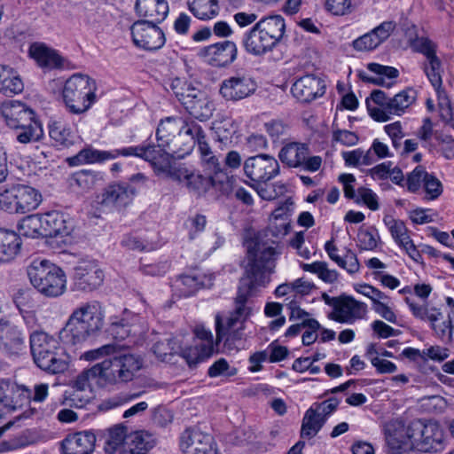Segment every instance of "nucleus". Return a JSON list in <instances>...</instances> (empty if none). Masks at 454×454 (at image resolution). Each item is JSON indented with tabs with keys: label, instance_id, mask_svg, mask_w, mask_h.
<instances>
[{
	"label": "nucleus",
	"instance_id": "obj_1",
	"mask_svg": "<svg viewBox=\"0 0 454 454\" xmlns=\"http://www.w3.org/2000/svg\"><path fill=\"white\" fill-rule=\"evenodd\" d=\"M258 270L256 264H254L249 270L250 277L241 281L233 311L226 316L220 314L215 316V341L210 330L202 325L195 328L194 333L197 339L195 344L183 351V356L190 365L210 357L215 352L219 342L224 341L225 345L231 346L243 339L245 324L252 314V309L247 305V299L251 296V286L253 287V283L262 285L267 282L266 275Z\"/></svg>",
	"mask_w": 454,
	"mask_h": 454
},
{
	"label": "nucleus",
	"instance_id": "obj_2",
	"mask_svg": "<svg viewBox=\"0 0 454 454\" xmlns=\"http://www.w3.org/2000/svg\"><path fill=\"white\" fill-rule=\"evenodd\" d=\"M170 155L176 157L174 152H171L169 148L160 146V143L157 145L147 144L108 151L87 146L75 155L67 158V162L69 166L75 167L84 164L103 163L119 156H136L150 162L155 168L164 170L168 166Z\"/></svg>",
	"mask_w": 454,
	"mask_h": 454
},
{
	"label": "nucleus",
	"instance_id": "obj_3",
	"mask_svg": "<svg viewBox=\"0 0 454 454\" xmlns=\"http://www.w3.org/2000/svg\"><path fill=\"white\" fill-rule=\"evenodd\" d=\"M289 229L290 224L287 218H280L279 221L270 220L267 232L264 235H258L247 243L248 262L246 268V274L241 278L240 281L250 277L249 270L254 264H256L260 273H265L267 277V282L264 284L259 285L253 283V287L251 286V295L254 294L258 287L265 286L270 283V276L274 272L276 266L278 253L274 247L269 245V240L264 239V238L269 235V231L275 237L285 236L288 233ZM239 286H241V282H239Z\"/></svg>",
	"mask_w": 454,
	"mask_h": 454
},
{
	"label": "nucleus",
	"instance_id": "obj_4",
	"mask_svg": "<svg viewBox=\"0 0 454 454\" xmlns=\"http://www.w3.org/2000/svg\"><path fill=\"white\" fill-rule=\"evenodd\" d=\"M104 318L105 310L99 301L82 303L69 316L61 338L68 344H81L101 331Z\"/></svg>",
	"mask_w": 454,
	"mask_h": 454
},
{
	"label": "nucleus",
	"instance_id": "obj_5",
	"mask_svg": "<svg viewBox=\"0 0 454 454\" xmlns=\"http://www.w3.org/2000/svg\"><path fill=\"white\" fill-rule=\"evenodd\" d=\"M286 32V22L281 15L262 18L241 38L247 53L262 57L270 52L281 42Z\"/></svg>",
	"mask_w": 454,
	"mask_h": 454
},
{
	"label": "nucleus",
	"instance_id": "obj_6",
	"mask_svg": "<svg viewBox=\"0 0 454 454\" xmlns=\"http://www.w3.org/2000/svg\"><path fill=\"white\" fill-rule=\"evenodd\" d=\"M143 363L138 355L121 354L96 364L88 370L87 376L104 384L128 383L135 379Z\"/></svg>",
	"mask_w": 454,
	"mask_h": 454
},
{
	"label": "nucleus",
	"instance_id": "obj_7",
	"mask_svg": "<svg viewBox=\"0 0 454 454\" xmlns=\"http://www.w3.org/2000/svg\"><path fill=\"white\" fill-rule=\"evenodd\" d=\"M393 448L417 450L422 452H440L445 448L444 432L436 421L414 420L405 429V437Z\"/></svg>",
	"mask_w": 454,
	"mask_h": 454
},
{
	"label": "nucleus",
	"instance_id": "obj_8",
	"mask_svg": "<svg viewBox=\"0 0 454 454\" xmlns=\"http://www.w3.org/2000/svg\"><path fill=\"white\" fill-rule=\"evenodd\" d=\"M96 82L86 74H74L65 82L62 101L67 113L81 115L97 101Z\"/></svg>",
	"mask_w": 454,
	"mask_h": 454
},
{
	"label": "nucleus",
	"instance_id": "obj_9",
	"mask_svg": "<svg viewBox=\"0 0 454 454\" xmlns=\"http://www.w3.org/2000/svg\"><path fill=\"white\" fill-rule=\"evenodd\" d=\"M31 285L45 297L56 298L67 288L64 271L48 260H34L27 268Z\"/></svg>",
	"mask_w": 454,
	"mask_h": 454
},
{
	"label": "nucleus",
	"instance_id": "obj_10",
	"mask_svg": "<svg viewBox=\"0 0 454 454\" xmlns=\"http://www.w3.org/2000/svg\"><path fill=\"white\" fill-rule=\"evenodd\" d=\"M213 174L211 176H205L199 171L179 167L171 172V176L197 196L205 194L211 187L218 190L222 194H229L232 191V177L224 171L213 172Z\"/></svg>",
	"mask_w": 454,
	"mask_h": 454
},
{
	"label": "nucleus",
	"instance_id": "obj_11",
	"mask_svg": "<svg viewBox=\"0 0 454 454\" xmlns=\"http://www.w3.org/2000/svg\"><path fill=\"white\" fill-rule=\"evenodd\" d=\"M31 353L36 365L42 370L52 373H61L67 369L65 355L58 348L57 341L43 333L30 335Z\"/></svg>",
	"mask_w": 454,
	"mask_h": 454
},
{
	"label": "nucleus",
	"instance_id": "obj_12",
	"mask_svg": "<svg viewBox=\"0 0 454 454\" xmlns=\"http://www.w3.org/2000/svg\"><path fill=\"white\" fill-rule=\"evenodd\" d=\"M49 395L47 383L35 384L33 388L10 380H0V403L7 408L16 410L31 402L43 403Z\"/></svg>",
	"mask_w": 454,
	"mask_h": 454
},
{
	"label": "nucleus",
	"instance_id": "obj_13",
	"mask_svg": "<svg viewBox=\"0 0 454 454\" xmlns=\"http://www.w3.org/2000/svg\"><path fill=\"white\" fill-rule=\"evenodd\" d=\"M42 194L34 187L13 185L0 194V208L9 214H26L38 207Z\"/></svg>",
	"mask_w": 454,
	"mask_h": 454
},
{
	"label": "nucleus",
	"instance_id": "obj_14",
	"mask_svg": "<svg viewBox=\"0 0 454 454\" xmlns=\"http://www.w3.org/2000/svg\"><path fill=\"white\" fill-rule=\"evenodd\" d=\"M405 302L415 317L430 323L436 338L445 343L453 342L454 316L448 314L447 319L442 320L443 316L440 309L429 307L427 304H418L409 297L405 298Z\"/></svg>",
	"mask_w": 454,
	"mask_h": 454
},
{
	"label": "nucleus",
	"instance_id": "obj_15",
	"mask_svg": "<svg viewBox=\"0 0 454 454\" xmlns=\"http://www.w3.org/2000/svg\"><path fill=\"white\" fill-rule=\"evenodd\" d=\"M130 32L134 44L145 51H157L166 43L163 30L153 21L138 20L131 25Z\"/></svg>",
	"mask_w": 454,
	"mask_h": 454
},
{
	"label": "nucleus",
	"instance_id": "obj_16",
	"mask_svg": "<svg viewBox=\"0 0 454 454\" xmlns=\"http://www.w3.org/2000/svg\"><path fill=\"white\" fill-rule=\"evenodd\" d=\"M137 193V186L126 184V182H115L108 184L97 196L96 202L104 209L121 210L132 203Z\"/></svg>",
	"mask_w": 454,
	"mask_h": 454
},
{
	"label": "nucleus",
	"instance_id": "obj_17",
	"mask_svg": "<svg viewBox=\"0 0 454 454\" xmlns=\"http://www.w3.org/2000/svg\"><path fill=\"white\" fill-rule=\"evenodd\" d=\"M243 169L254 184L270 182L280 173L278 161L269 154H257L247 158L243 164Z\"/></svg>",
	"mask_w": 454,
	"mask_h": 454
},
{
	"label": "nucleus",
	"instance_id": "obj_18",
	"mask_svg": "<svg viewBox=\"0 0 454 454\" xmlns=\"http://www.w3.org/2000/svg\"><path fill=\"white\" fill-rule=\"evenodd\" d=\"M179 447L184 454H218L214 437L198 428L184 430L179 438Z\"/></svg>",
	"mask_w": 454,
	"mask_h": 454
},
{
	"label": "nucleus",
	"instance_id": "obj_19",
	"mask_svg": "<svg viewBox=\"0 0 454 454\" xmlns=\"http://www.w3.org/2000/svg\"><path fill=\"white\" fill-rule=\"evenodd\" d=\"M198 56L212 67H224L236 60L238 47L233 41L225 40L201 48Z\"/></svg>",
	"mask_w": 454,
	"mask_h": 454
},
{
	"label": "nucleus",
	"instance_id": "obj_20",
	"mask_svg": "<svg viewBox=\"0 0 454 454\" xmlns=\"http://www.w3.org/2000/svg\"><path fill=\"white\" fill-rule=\"evenodd\" d=\"M72 288L74 291L91 292L104 281V273L94 262H81L74 269Z\"/></svg>",
	"mask_w": 454,
	"mask_h": 454
},
{
	"label": "nucleus",
	"instance_id": "obj_21",
	"mask_svg": "<svg viewBox=\"0 0 454 454\" xmlns=\"http://www.w3.org/2000/svg\"><path fill=\"white\" fill-rule=\"evenodd\" d=\"M183 127V117L169 116L161 120L156 129L157 142L160 146L169 148L176 157L180 152V132Z\"/></svg>",
	"mask_w": 454,
	"mask_h": 454
},
{
	"label": "nucleus",
	"instance_id": "obj_22",
	"mask_svg": "<svg viewBox=\"0 0 454 454\" xmlns=\"http://www.w3.org/2000/svg\"><path fill=\"white\" fill-rule=\"evenodd\" d=\"M256 87V82L249 75L236 74L223 81L220 93L227 100L238 101L252 95Z\"/></svg>",
	"mask_w": 454,
	"mask_h": 454
},
{
	"label": "nucleus",
	"instance_id": "obj_23",
	"mask_svg": "<svg viewBox=\"0 0 454 454\" xmlns=\"http://www.w3.org/2000/svg\"><path fill=\"white\" fill-rule=\"evenodd\" d=\"M367 312V305L355 300L352 296L342 294L335 311L329 318L338 323L352 325L356 320L364 318Z\"/></svg>",
	"mask_w": 454,
	"mask_h": 454
},
{
	"label": "nucleus",
	"instance_id": "obj_24",
	"mask_svg": "<svg viewBox=\"0 0 454 454\" xmlns=\"http://www.w3.org/2000/svg\"><path fill=\"white\" fill-rule=\"evenodd\" d=\"M384 223L387 227L395 243L416 262H420L422 256L419 250L414 245L411 239L408 229L404 223L401 220L393 218L392 216H385Z\"/></svg>",
	"mask_w": 454,
	"mask_h": 454
},
{
	"label": "nucleus",
	"instance_id": "obj_25",
	"mask_svg": "<svg viewBox=\"0 0 454 454\" xmlns=\"http://www.w3.org/2000/svg\"><path fill=\"white\" fill-rule=\"evenodd\" d=\"M291 91L298 100L310 102L325 94V83L315 74H307L294 82Z\"/></svg>",
	"mask_w": 454,
	"mask_h": 454
},
{
	"label": "nucleus",
	"instance_id": "obj_26",
	"mask_svg": "<svg viewBox=\"0 0 454 454\" xmlns=\"http://www.w3.org/2000/svg\"><path fill=\"white\" fill-rule=\"evenodd\" d=\"M1 115L11 129H18L35 116L34 111L20 101L9 100L1 106Z\"/></svg>",
	"mask_w": 454,
	"mask_h": 454
},
{
	"label": "nucleus",
	"instance_id": "obj_27",
	"mask_svg": "<svg viewBox=\"0 0 454 454\" xmlns=\"http://www.w3.org/2000/svg\"><path fill=\"white\" fill-rule=\"evenodd\" d=\"M23 333L8 320L0 321V349L9 356L18 355L25 347Z\"/></svg>",
	"mask_w": 454,
	"mask_h": 454
},
{
	"label": "nucleus",
	"instance_id": "obj_28",
	"mask_svg": "<svg viewBox=\"0 0 454 454\" xmlns=\"http://www.w3.org/2000/svg\"><path fill=\"white\" fill-rule=\"evenodd\" d=\"M41 217L44 238L67 236L73 229L70 218L62 212L50 211L41 214Z\"/></svg>",
	"mask_w": 454,
	"mask_h": 454
},
{
	"label": "nucleus",
	"instance_id": "obj_29",
	"mask_svg": "<svg viewBox=\"0 0 454 454\" xmlns=\"http://www.w3.org/2000/svg\"><path fill=\"white\" fill-rule=\"evenodd\" d=\"M28 55L42 68L51 70L63 67V58L56 50L43 43L36 42L30 44Z\"/></svg>",
	"mask_w": 454,
	"mask_h": 454
},
{
	"label": "nucleus",
	"instance_id": "obj_30",
	"mask_svg": "<svg viewBox=\"0 0 454 454\" xmlns=\"http://www.w3.org/2000/svg\"><path fill=\"white\" fill-rule=\"evenodd\" d=\"M96 436L90 431L77 432L67 435L62 442L64 454H91Z\"/></svg>",
	"mask_w": 454,
	"mask_h": 454
},
{
	"label": "nucleus",
	"instance_id": "obj_31",
	"mask_svg": "<svg viewBox=\"0 0 454 454\" xmlns=\"http://www.w3.org/2000/svg\"><path fill=\"white\" fill-rule=\"evenodd\" d=\"M205 137V132L200 125L194 120L183 118V127L180 132V152L178 158L189 154L196 145V142Z\"/></svg>",
	"mask_w": 454,
	"mask_h": 454
},
{
	"label": "nucleus",
	"instance_id": "obj_32",
	"mask_svg": "<svg viewBox=\"0 0 454 454\" xmlns=\"http://www.w3.org/2000/svg\"><path fill=\"white\" fill-rule=\"evenodd\" d=\"M155 444L154 436L147 431H136L129 434L121 454H146Z\"/></svg>",
	"mask_w": 454,
	"mask_h": 454
},
{
	"label": "nucleus",
	"instance_id": "obj_33",
	"mask_svg": "<svg viewBox=\"0 0 454 454\" xmlns=\"http://www.w3.org/2000/svg\"><path fill=\"white\" fill-rule=\"evenodd\" d=\"M135 7L139 15L156 24L163 21L168 13L166 0H137Z\"/></svg>",
	"mask_w": 454,
	"mask_h": 454
},
{
	"label": "nucleus",
	"instance_id": "obj_34",
	"mask_svg": "<svg viewBox=\"0 0 454 454\" xmlns=\"http://www.w3.org/2000/svg\"><path fill=\"white\" fill-rule=\"evenodd\" d=\"M24 83L19 73L10 66L0 65V92L7 97L23 91Z\"/></svg>",
	"mask_w": 454,
	"mask_h": 454
},
{
	"label": "nucleus",
	"instance_id": "obj_35",
	"mask_svg": "<svg viewBox=\"0 0 454 454\" xmlns=\"http://www.w3.org/2000/svg\"><path fill=\"white\" fill-rule=\"evenodd\" d=\"M211 278L205 275H182L174 284L176 291L180 296L187 297L194 294L200 288L209 286Z\"/></svg>",
	"mask_w": 454,
	"mask_h": 454
},
{
	"label": "nucleus",
	"instance_id": "obj_36",
	"mask_svg": "<svg viewBox=\"0 0 454 454\" xmlns=\"http://www.w3.org/2000/svg\"><path fill=\"white\" fill-rule=\"evenodd\" d=\"M184 108L192 117L203 121L212 116L214 105L199 90L191 100L185 103Z\"/></svg>",
	"mask_w": 454,
	"mask_h": 454
},
{
	"label": "nucleus",
	"instance_id": "obj_37",
	"mask_svg": "<svg viewBox=\"0 0 454 454\" xmlns=\"http://www.w3.org/2000/svg\"><path fill=\"white\" fill-rule=\"evenodd\" d=\"M309 153V147L305 144L290 143L286 145L279 152L280 160L290 168H300L301 163Z\"/></svg>",
	"mask_w": 454,
	"mask_h": 454
},
{
	"label": "nucleus",
	"instance_id": "obj_38",
	"mask_svg": "<svg viewBox=\"0 0 454 454\" xmlns=\"http://www.w3.org/2000/svg\"><path fill=\"white\" fill-rule=\"evenodd\" d=\"M20 246L21 240L16 232L0 229V257L3 262L13 259L18 254Z\"/></svg>",
	"mask_w": 454,
	"mask_h": 454
},
{
	"label": "nucleus",
	"instance_id": "obj_39",
	"mask_svg": "<svg viewBox=\"0 0 454 454\" xmlns=\"http://www.w3.org/2000/svg\"><path fill=\"white\" fill-rule=\"evenodd\" d=\"M420 67L437 95L441 96L444 92L442 88L443 67L441 59L436 57L425 60L420 64Z\"/></svg>",
	"mask_w": 454,
	"mask_h": 454
},
{
	"label": "nucleus",
	"instance_id": "obj_40",
	"mask_svg": "<svg viewBox=\"0 0 454 454\" xmlns=\"http://www.w3.org/2000/svg\"><path fill=\"white\" fill-rule=\"evenodd\" d=\"M102 182L103 175L100 172L82 169L72 176L70 184L82 192H87Z\"/></svg>",
	"mask_w": 454,
	"mask_h": 454
},
{
	"label": "nucleus",
	"instance_id": "obj_41",
	"mask_svg": "<svg viewBox=\"0 0 454 454\" xmlns=\"http://www.w3.org/2000/svg\"><path fill=\"white\" fill-rule=\"evenodd\" d=\"M128 435V428L123 424H117L107 428L105 432V452L114 454L119 448L121 450Z\"/></svg>",
	"mask_w": 454,
	"mask_h": 454
},
{
	"label": "nucleus",
	"instance_id": "obj_42",
	"mask_svg": "<svg viewBox=\"0 0 454 454\" xmlns=\"http://www.w3.org/2000/svg\"><path fill=\"white\" fill-rule=\"evenodd\" d=\"M367 69L376 74H379V77H372L369 76L364 72L359 73V77L364 82L372 83L375 85H385V77L389 79H395L399 76V71L394 67L389 66H383L379 63H369L367 65Z\"/></svg>",
	"mask_w": 454,
	"mask_h": 454
},
{
	"label": "nucleus",
	"instance_id": "obj_43",
	"mask_svg": "<svg viewBox=\"0 0 454 454\" xmlns=\"http://www.w3.org/2000/svg\"><path fill=\"white\" fill-rule=\"evenodd\" d=\"M188 8L201 20H212L219 13L218 0H188Z\"/></svg>",
	"mask_w": 454,
	"mask_h": 454
},
{
	"label": "nucleus",
	"instance_id": "obj_44",
	"mask_svg": "<svg viewBox=\"0 0 454 454\" xmlns=\"http://www.w3.org/2000/svg\"><path fill=\"white\" fill-rule=\"evenodd\" d=\"M15 130H17L16 139L21 144L38 142L44 135L43 125L35 116Z\"/></svg>",
	"mask_w": 454,
	"mask_h": 454
},
{
	"label": "nucleus",
	"instance_id": "obj_45",
	"mask_svg": "<svg viewBox=\"0 0 454 454\" xmlns=\"http://www.w3.org/2000/svg\"><path fill=\"white\" fill-rule=\"evenodd\" d=\"M49 136L57 147H69L74 143V134L61 121H52L49 124Z\"/></svg>",
	"mask_w": 454,
	"mask_h": 454
},
{
	"label": "nucleus",
	"instance_id": "obj_46",
	"mask_svg": "<svg viewBox=\"0 0 454 454\" xmlns=\"http://www.w3.org/2000/svg\"><path fill=\"white\" fill-rule=\"evenodd\" d=\"M325 420L317 412L312 405L304 414L301 430V437L311 438L322 428Z\"/></svg>",
	"mask_w": 454,
	"mask_h": 454
},
{
	"label": "nucleus",
	"instance_id": "obj_47",
	"mask_svg": "<svg viewBox=\"0 0 454 454\" xmlns=\"http://www.w3.org/2000/svg\"><path fill=\"white\" fill-rule=\"evenodd\" d=\"M20 234L27 238H44L41 214L24 217L19 223Z\"/></svg>",
	"mask_w": 454,
	"mask_h": 454
},
{
	"label": "nucleus",
	"instance_id": "obj_48",
	"mask_svg": "<svg viewBox=\"0 0 454 454\" xmlns=\"http://www.w3.org/2000/svg\"><path fill=\"white\" fill-rule=\"evenodd\" d=\"M415 91L413 90H405L395 97L390 98L387 103V111L390 114L400 115L408 108L416 99Z\"/></svg>",
	"mask_w": 454,
	"mask_h": 454
},
{
	"label": "nucleus",
	"instance_id": "obj_49",
	"mask_svg": "<svg viewBox=\"0 0 454 454\" xmlns=\"http://www.w3.org/2000/svg\"><path fill=\"white\" fill-rule=\"evenodd\" d=\"M198 149L200 154V158L205 167L211 172L223 171L219 162L218 158L214 155L213 152L207 142L206 141V136L196 142Z\"/></svg>",
	"mask_w": 454,
	"mask_h": 454
},
{
	"label": "nucleus",
	"instance_id": "obj_50",
	"mask_svg": "<svg viewBox=\"0 0 454 454\" xmlns=\"http://www.w3.org/2000/svg\"><path fill=\"white\" fill-rule=\"evenodd\" d=\"M301 268L305 271L317 274L325 283L332 284L338 278V272L335 270L329 269L325 262L303 263Z\"/></svg>",
	"mask_w": 454,
	"mask_h": 454
},
{
	"label": "nucleus",
	"instance_id": "obj_51",
	"mask_svg": "<svg viewBox=\"0 0 454 454\" xmlns=\"http://www.w3.org/2000/svg\"><path fill=\"white\" fill-rule=\"evenodd\" d=\"M106 331L108 335L116 340H125L132 332L131 326L127 323V321L124 318H119L116 316L109 318V325Z\"/></svg>",
	"mask_w": 454,
	"mask_h": 454
},
{
	"label": "nucleus",
	"instance_id": "obj_52",
	"mask_svg": "<svg viewBox=\"0 0 454 454\" xmlns=\"http://www.w3.org/2000/svg\"><path fill=\"white\" fill-rule=\"evenodd\" d=\"M252 187L256 191L257 194L265 200H272L282 194L286 187L281 183L269 184V182H258L253 184Z\"/></svg>",
	"mask_w": 454,
	"mask_h": 454
},
{
	"label": "nucleus",
	"instance_id": "obj_53",
	"mask_svg": "<svg viewBox=\"0 0 454 454\" xmlns=\"http://www.w3.org/2000/svg\"><path fill=\"white\" fill-rule=\"evenodd\" d=\"M141 395V393H119L103 400L98 405V409L102 411H107L121 407Z\"/></svg>",
	"mask_w": 454,
	"mask_h": 454
},
{
	"label": "nucleus",
	"instance_id": "obj_54",
	"mask_svg": "<svg viewBox=\"0 0 454 454\" xmlns=\"http://www.w3.org/2000/svg\"><path fill=\"white\" fill-rule=\"evenodd\" d=\"M170 89L184 106H185V103L188 102V100H191L199 91L180 78H175L172 80Z\"/></svg>",
	"mask_w": 454,
	"mask_h": 454
},
{
	"label": "nucleus",
	"instance_id": "obj_55",
	"mask_svg": "<svg viewBox=\"0 0 454 454\" xmlns=\"http://www.w3.org/2000/svg\"><path fill=\"white\" fill-rule=\"evenodd\" d=\"M380 236L375 228H361L357 233V245L361 250H374L378 247Z\"/></svg>",
	"mask_w": 454,
	"mask_h": 454
},
{
	"label": "nucleus",
	"instance_id": "obj_56",
	"mask_svg": "<svg viewBox=\"0 0 454 454\" xmlns=\"http://www.w3.org/2000/svg\"><path fill=\"white\" fill-rule=\"evenodd\" d=\"M411 46L415 51L423 54L426 57V60L438 57L436 55L437 45L427 37L415 38L411 42Z\"/></svg>",
	"mask_w": 454,
	"mask_h": 454
},
{
	"label": "nucleus",
	"instance_id": "obj_57",
	"mask_svg": "<svg viewBox=\"0 0 454 454\" xmlns=\"http://www.w3.org/2000/svg\"><path fill=\"white\" fill-rule=\"evenodd\" d=\"M436 131L433 129V123L429 118L424 119L423 125L417 131V136L422 142L423 146L430 151L436 146V144L433 142Z\"/></svg>",
	"mask_w": 454,
	"mask_h": 454
},
{
	"label": "nucleus",
	"instance_id": "obj_58",
	"mask_svg": "<svg viewBox=\"0 0 454 454\" xmlns=\"http://www.w3.org/2000/svg\"><path fill=\"white\" fill-rule=\"evenodd\" d=\"M428 173L422 166H417L408 176L406 185L409 192H416L424 184Z\"/></svg>",
	"mask_w": 454,
	"mask_h": 454
},
{
	"label": "nucleus",
	"instance_id": "obj_59",
	"mask_svg": "<svg viewBox=\"0 0 454 454\" xmlns=\"http://www.w3.org/2000/svg\"><path fill=\"white\" fill-rule=\"evenodd\" d=\"M237 373V370L231 367L228 362L224 358H220L215 361L207 371V374L211 378L219 376H234Z\"/></svg>",
	"mask_w": 454,
	"mask_h": 454
},
{
	"label": "nucleus",
	"instance_id": "obj_60",
	"mask_svg": "<svg viewBox=\"0 0 454 454\" xmlns=\"http://www.w3.org/2000/svg\"><path fill=\"white\" fill-rule=\"evenodd\" d=\"M434 141L441 147L442 153L446 159H454V139L442 132H434Z\"/></svg>",
	"mask_w": 454,
	"mask_h": 454
},
{
	"label": "nucleus",
	"instance_id": "obj_61",
	"mask_svg": "<svg viewBox=\"0 0 454 454\" xmlns=\"http://www.w3.org/2000/svg\"><path fill=\"white\" fill-rule=\"evenodd\" d=\"M356 202H363L371 210H377L379 208L378 196L372 190L365 187H359L357 189Z\"/></svg>",
	"mask_w": 454,
	"mask_h": 454
},
{
	"label": "nucleus",
	"instance_id": "obj_62",
	"mask_svg": "<svg viewBox=\"0 0 454 454\" xmlns=\"http://www.w3.org/2000/svg\"><path fill=\"white\" fill-rule=\"evenodd\" d=\"M325 8L334 15H345L351 12V0H325Z\"/></svg>",
	"mask_w": 454,
	"mask_h": 454
},
{
	"label": "nucleus",
	"instance_id": "obj_63",
	"mask_svg": "<svg viewBox=\"0 0 454 454\" xmlns=\"http://www.w3.org/2000/svg\"><path fill=\"white\" fill-rule=\"evenodd\" d=\"M215 129L220 140L229 139L237 132V126L231 118L221 120L215 124Z\"/></svg>",
	"mask_w": 454,
	"mask_h": 454
},
{
	"label": "nucleus",
	"instance_id": "obj_64",
	"mask_svg": "<svg viewBox=\"0 0 454 454\" xmlns=\"http://www.w3.org/2000/svg\"><path fill=\"white\" fill-rule=\"evenodd\" d=\"M423 187L427 193V199L429 200H434L438 198L442 192V183L438 178L429 173L425 179Z\"/></svg>",
	"mask_w": 454,
	"mask_h": 454
}]
</instances>
